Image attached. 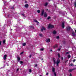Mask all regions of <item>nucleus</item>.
I'll return each mask as SVG.
<instances>
[{
	"mask_svg": "<svg viewBox=\"0 0 76 76\" xmlns=\"http://www.w3.org/2000/svg\"><path fill=\"white\" fill-rule=\"evenodd\" d=\"M68 58H70V55H68Z\"/></svg>",
	"mask_w": 76,
	"mask_h": 76,
	"instance_id": "c85d7f7f",
	"label": "nucleus"
},
{
	"mask_svg": "<svg viewBox=\"0 0 76 76\" xmlns=\"http://www.w3.org/2000/svg\"><path fill=\"white\" fill-rule=\"evenodd\" d=\"M58 51H60V49L59 48L58 49Z\"/></svg>",
	"mask_w": 76,
	"mask_h": 76,
	"instance_id": "e433bc0d",
	"label": "nucleus"
},
{
	"mask_svg": "<svg viewBox=\"0 0 76 76\" xmlns=\"http://www.w3.org/2000/svg\"><path fill=\"white\" fill-rule=\"evenodd\" d=\"M19 68L17 69L16 70V72H18V71H19Z\"/></svg>",
	"mask_w": 76,
	"mask_h": 76,
	"instance_id": "2f4dec72",
	"label": "nucleus"
},
{
	"mask_svg": "<svg viewBox=\"0 0 76 76\" xmlns=\"http://www.w3.org/2000/svg\"><path fill=\"white\" fill-rule=\"evenodd\" d=\"M42 60H43V59H42Z\"/></svg>",
	"mask_w": 76,
	"mask_h": 76,
	"instance_id": "8fccbe9b",
	"label": "nucleus"
},
{
	"mask_svg": "<svg viewBox=\"0 0 76 76\" xmlns=\"http://www.w3.org/2000/svg\"><path fill=\"white\" fill-rule=\"evenodd\" d=\"M48 75V73H46V75L47 76Z\"/></svg>",
	"mask_w": 76,
	"mask_h": 76,
	"instance_id": "a19ab883",
	"label": "nucleus"
},
{
	"mask_svg": "<svg viewBox=\"0 0 76 76\" xmlns=\"http://www.w3.org/2000/svg\"><path fill=\"white\" fill-rule=\"evenodd\" d=\"M70 65H71V66H73V64H71Z\"/></svg>",
	"mask_w": 76,
	"mask_h": 76,
	"instance_id": "79ce46f5",
	"label": "nucleus"
},
{
	"mask_svg": "<svg viewBox=\"0 0 76 76\" xmlns=\"http://www.w3.org/2000/svg\"><path fill=\"white\" fill-rule=\"evenodd\" d=\"M39 36L40 37H42V34H39Z\"/></svg>",
	"mask_w": 76,
	"mask_h": 76,
	"instance_id": "aec40b11",
	"label": "nucleus"
},
{
	"mask_svg": "<svg viewBox=\"0 0 76 76\" xmlns=\"http://www.w3.org/2000/svg\"><path fill=\"white\" fill-rule=\"evenodd\" d=\"M31 72L32 71H31V69H29V72L30 73H31Z\"/></svg>",
	"mask_w": 76,
	"mask_h": 76,
	"instance_id": "c756f323",
	"label": "nucleus"
},
{
	"mask_svg": "<svg viewBox=\"0 0 76 76\" xmlns=\"http://www.w3.org/2000/svg\"><path fill=\"white\" fill-rule=\"evenodd\" d=\"M44 16L45 17V18H46L47 16V14L46 12H45L44 14Z\"/></svg>",
	"mask_w": 76,
	"mask_h": 76,
	"instance_id": "9d476101",
	"label": "nucleus"
},
{
	"mask_svg": "<svg viewBox=\"0 0 76 76\" xmlns=\"http://www.w3.org/2000/svg\"><path fill=\"white\" fill-rule=\"evenodd\" d=\"M46 41L47 42H50V39H46Z\"/></svg>",
	"mask_w": 76,
	"mask_h": 76,
	"instance_id": "20e7f679",
	"label": "nucleus"
},
{
	"mask_svg": "<svg viewBox=\"0 0 76 76\" xmlns=\"http://www.w3.org/2000/svg\"><path fill=\"white\" fill-rule=\"evenodd\" d=\"M54 71H55V68L53 67L52 69V72H54Z\"/></svg>",
	"mask_w": 76,
	"mask_h": 76,
	"instance_id": "dca6fc26",
	"label": "nucleus"
},
{
	"mask_svg": "<svg viewBox=\"0 0 76 76\" xmlns=\"http://www.w3.org/2000/svg\"><path fill=\"white\" fill-rule=\"evenodd\" d=\"M61 59H62V60H63V58L62 57V58H61Z\"/></svg>",
	"mask_w": 76,
	"mask_h": 76,
	"instance_id": "c03bdc74",
	"label": "nucleus"
},
{
	"mask_svg": "<svg viewBox=\"0 0 76 76\" xmlns=\"http://www.w3.org/2000/svg\"><path fill=\"white\" fill-rule=\"evenodd\" d=\"M41 30L42 31H43L44 30H45V28H44V27H42V28H41Z\"/></svg>",
	"mask_w": 76,
	"mask_h": 76,
	"instance_id": "6e6552de",
	"label": "nucleus"
},
{
	"mask_svg": "<svg viewBox=\"0 0 76 76\" xmlns=\"http://www.w3.org/2000/svg\"><path fill=\"white\" fill-rule=\"evenodd\" d=\"M20 57H17V60L18 61H19V60H20Z\"/></svg>",
	"mask_w": 76,
	"mask_h": 76,
	"instance_id": "f3484780",
	"label": "nucleus"
},
{
	"mask_svg": "<svg viewBox=\"0 0 76 76\" xmlns=\"http://www.w3.org/2000/svg\"><path fill=\"white\" fill-rule=\"evenodd\" d=\"M70 29H71V27L69 26L67 27L66 28V29L68 31H70Z\"/></svg>",
	"mask_w": 76,
	"mask_h": 76,
	"instance_id": "7ed1b4c3",
	"label": "nucleus"
},
{
	"mask_svg": "<svg viewBox=\"0 0 76 76\" xmlns=\"http://www.w3.org/2000/svg\"><path fill=\"white\" fill-rule=\"evenodd\" d=\"M69 61V60H67L66 61V62H67V61Z\"/></svg>",
	"mask_w": 76,
	"mask_h": 76,
	"instance_id": "de8ad7c7",
	"label": "nucleus"
},
{
	"mask_svg": "<svg viewBox=\"0 0 76 76\" xmlns=\"http://www.w3.org/2000/svg\"><path fill=\"white\" fill-rule=\"evenodd\" d=\"M69 52H66V54H69Z\"/></svg>",
	"mask_w": 76,
	"mask_h": 76,
	"instance_id": "49530a36",
	"label": "nucleus"
},
{
	"mask_svg": "<svg viewBox=\"0 0 76 76\" xmlns=\"http://www.w3.org/2000/svg\"><path fill=\"white\" fill-rule=\"evenodd\" d=\"M75 61H76V60L75 59H74L73 60V62L74 63V62H75Z\"/></svg>",
	"mask_w": 76,
	"mask_h": 76,
	"instance_id": "c9c22d12",
	"label": "nucleus"
},
{
	"mask_svg": "<svg viewBox=\"0 0 76 76\" xmlns=\"http://www.w3.org/2000/svg\"><path fill=\"white\" fill-rule=\"evenodd\" d=\"M23 46H25V45H26V43H23Z\"/></svg>",
	"mask_w": 76,
	"mask_h": 76,
	"instance_id": "a211bd4d",
	"label": "nucleus"
},
{
	"mask_svg": "<svg viewBox=\"0 0 76 76\" xmlns=\"http://www.w3.org/2000/svg\"><path fill=\"white\" fill-rule=\"evenodd\" d=\"M40 76H41V75H40Z\"/></svg>",
	"mask_w": 76,
	"mask_h": 76,
	"instance_id": "864d4df0",
	"label": "nucleus"
},
{
	"mask_svg": "<svg viewBox=\"0 0 76 76\" xmlns=\"http://www.w3.org/2000/svg\"><path fill=\"white\" fill-rule=\"evenodd\" d=\"M31 57H32V55H30L29 56L30 58H31Z\"/></svg>",
	"mask_w": 76,
	"mask_h": 76,
	"instance_id": "4c0bfd02",
	"label": "nucleus"
},
{
	"mask_svg": "<svg viewBox=\"0 0 76 76\" xmlns=\"http://www.w3.org/2000/svg\"><path fill=\"white\" fill-rule=\"evenodd\" d=\"M53 34H56V31H53Z\"/></svg>",
	"mask_w": 76,
	"mask_h": 76,
	"instance_id": "4468645a",
	"label": "nucleus"
},
{
	"mask_svg": "<svg viewBox=\"0 0 76 76\" xmlns=\"http://www.w3.org/2000/svg\"><path fill=\"white\" fill-rule=\"evenodd\" d=\"M75 7H76V2H75Z\"/></svg>",
	"mask_w": 76,
	"mask_h": 76,
	"instance_id": "a878e982",
	"label": "nucleus"
},
{
	"mask_svg": "<svg viewBox=\"0 0 76 76\" xmlns=\"http://www.w3.org/2000/svg\"><path fill=\"white\" fill-rule=\"evenodd\" d=\"M44 50V48H41L40 49V51H43Z\"/></svg>",
	"mask_w": 76,
	"mask_h": 76,
	"instance_id": "412c9836",
	"label": "nucleus"
},
{
	"mask_svg": "<svg viewBox=\"0 0 76 76\" xmlns=\"http://www.w3.org/2000/svg\"><path fill=\"white\" fill-rule=\"evenodd\" d=\"M54 75L55 76H57V75H56V72L54 73Z\"/></svg>",
	"mask_w": 76,
	"mask_h": 76,
	"instance_id": "cd10ccee",
	"label": "nucleus"
},
{
	"mask_svg": "<svg viewBox=\"0 0 76 76\" xmlns=\"http://www.w3.org/2000/svg\"><path fill=\"white\" fill-rule=\"evenodd\" d=\"M50 17H48V19H50Z\"/></svg>",
	"mask_w": 76,
	"mask_h": 76,
	"instance_id": "f704fd0d",
	"label": "nucleus"
},
{
	"mask_svg": "<svg viewBox=\"0 0 76 76\" xmlns=\"http://www.w3.org/2000/svg\"><path fill=\"white\" fill-rule=\"evenodd\" d=\"M44 10H42V12H41V16H43V15H44Z\"/></svg>",
	"mask_w": 76,
	"mask_h": 76,
	"instance_id": "39448f33",
	"label": "nucleus"
},
{
	"mask_svg": "<svg viewBox=\"0 0 76 76\" xmlns=\"http://www.w3.org/2000/svg\"><path fill=\"white\" fill-rule=\"evenodd\" d=\"M1 41H0V45H1Z\"/></svg>",
	"mask_w": 76,
	"mask_h": 76,
	"instance_id": "ea45409f",
	"label": "nucleus"
},
{
	"mask_svg": "<svg viewBox=\"0 0 76 76\" xmlns=\"http://www.w3.org/2000/svg\"><path fill=\"white\" fill-rule=\"evenodd\" d=\"M72 34L73 36H75L76 35V34H75V33L74 31L72 33Z\"/></svg>",
	"mask_w": 76,
	"mask_h": 76,
	"instance_id": "ddd939ff",
	"label": "nucleus"
},
{
	"mask_svg": "<svg viewBox=\"0 0 76 76\" xmlns=\"http://www.w3.org/2000/svg\"><path fill=\"white\" fill-rule=\"evenodd\" d=\"M54 26L53 25H52L50 24L48 26V28H54Z\"/></svg>",
	"mask_w": 76,
	"mask_h": 76,
	"instance_id": "f257e3e1",
	"label": "nucleus"
},
{
	"mask_svg": "<svg viewBox=\"0 0 76 76\" xmlns=\"http://www.w3.org/2000/svg\"><path fill=\"white\" fill-rule=\"evenodd\" d=\"M37 12L38 13H40V10H38L37 11Z\"/></svg>",
	"mask_w": 76,
	"mask_h": 76,
	"instance_id": "5701e85b",
	"label": "nucleus"
},
{
	"mask_svg": "<svg viewBox=\"0 0 76 76\" xmlns=\"http://www.w3.org/2000/svg\"><path fill=\"white\" fill-rule=\"evenodd\" d=\"M35 22H38V23H39V22H38V21L37 20H34Z\"/></svg>",
	"mask_w": 76,
	"mask_h": 76,
	"instance_id": "bb28decb",
	"label": "nucleus"
},
{
	"mask_svg": "<svg viewBox=\"0 0 76 76\" xmlns=\"http://www.w3.org/2000/svg\"><path fill=\"white\" fill-rule=\"evenodd\" d=\"M23 52H21V53H20V55H21V54H23Z\"/></svg>",
	"mask_w": 76,
	"mask_h": 76,
	"instance_id": "72a5a7b5",
	"label": "nucleus"
},
{
	"mask_svg": "<svg viewBox=\"0 0 76 76\" xmlns=\"http://www.w3.org/2000/svg\"><path fill=\"white\" fill-rule=\"evenodd\" d=\"M59 63H60V59H58L56 61V66H58Z\"/></svg>",
	"mask_w": 76,
	"mask_h": 76,
	"instance_id": "f03ea898",
	"label": "nucleus"
},
{
	"mask_svg": "<svg viewBox=\"0 0 76 76\" xmlns=\"http://www.w3.org/2000/svg\"><path fill=\"white\" fill-rule=\"evenodd\" d=\"M5 42L6 41H5V40H4L3 41V44H4Z\"/></svg>",
	"mask_w": 76,
	"mask_h": 76,
	"instance_id": "393cba45",
	"label": "nucleus"
},
{
	"mask_svg": "<svg viewBox=\"0 0 76 76\" xmlns=\"http://www.w3.org/2000/svg\"><path fill=\"white\" fill-rule=\"evenodd\" d=\"M37 64H36V65H35V66H36V67H37Z\"/></svg>",
	"mask_w": 76,
	"mask_h": 76,
	"instance_id": "a18cd8bd",
	"label": "nucleus"
},
{
	"mask_svg": "<svg viewBox=\"0 0 76 76\" xmlns=\"http://www.w3.org/2000/svg\"><path fill=\"white\" fill-rule=\"evenodd\" d=\"M56 38L57 39H58V38H59V36H58L56 37Z\"/></svg>",
	"mask_w": 76,
	"mask_h": 76,
	"instance_id": "7c9ffc66",
	"label": "nucleus"
},
{
	"mask_svg": "<svg viewBox=\"0 0 76 76\" xmlns=\"http://www.w3.org/2000/svg\"><path fill=\"white\" fill-rule=\"evenodd\" d=\"M22 16H23V17H25V14H22Z\"/></svg>",
	"mask_w": 76,
	"mask_h": 76,
	"instance_id": "b1692460",
	"label": "nucleus"
},
{
	"mask_svg": "<svg viewBox=\"0 0 76 76\" xmlns=\"http://www.w3.org/2000/svg\"><path fill=\"white\" fill-rule=\"evenodd\" d=\"M7 66H9V65H7Z\"/></svg>",
	"mask_w": 76,
	"mask_h": 76,
	"instance_id": "603ef678",
	"label": "nucleus"
},
{
	"mask_svg": "<svg viewBox=\"0 0 76 76\" xmlns=\"http://www.w3.org/2000/svg\"><path fill=\"white\" fill-rule=\"evenodd\" d=\"M61 26L63 28H64V23H62Z\"/></svg>",
	"mask_w": 76,
	"mask_h": 76,
	"instance_id": "0eeeda50",
	"label": "nucleus"
},
{
	"mask_svg": "<svg viewBox=\"0 0 76 76\" xmlns=\"http://www.w3.org/2000/svg\"><path fill=\"white\" fill-rule=\"evenodd\" d=\"M63 0V1H64V0Z\"/></svg>",
	"mask_w": 76,
	"mask_h": 76,
	"instance_id": "3c124183",
	"label": "nucleus"
},
{
	"mask_svg": "<svg viewBox=\"0 0 76 76\" xmlns=\"http://www.w3.org/2000/svg\"><path fill=\"white\" fill-rule=\"evenodd\" d=\"M47 5H48V3H46L45 4V6H47Z\"/></svg>",
	"mask_w": 76,
	"mask_h": 76,
	"instance_id": "6ab92c4d",
	"label": "nucleus"
},
{
	"mask_svg": "<svg viewBox=\"0 0 76 76\" xmlns=\"http://www.w3.org/2000/svg\"><path fill=\"white\" fill-rule=\"evenodd\" d=\"M53 61L54 62V64H55L56 63V60L54 58H53Z\"/></svg>",
	"mask_w": 76,
	"mask_h": 76,
	"instance_id": "2eb2a0df",
	"label": "nucleus"
},
{
	"mask_svg": "<svg viewBox=\"0 0 76 76\" xmlns=\"http://www.w3.org/2000/svg\"><path fill=\"white\" fill-rule=\"evenodd\" d=\"M7 57V55H5L3 57L4 60H5L6 59Z\"/></svg>",
	"mask_w": 76,
	"mask_h": 76,
	"instance_id": "1a4fd4ad",
	"label": "nucleus"
},
{
	"mask_svg": "<svg viewBox=\"0 0 76 76\" xmlns=\"http://www.w3.org/2000/svg\"><path fill=\"white\" fill-rule=\"evenodd\" d=\"M75 69H76V68H74L73 69H69V72H72L73 70H75Z\"/></svg>",
	"mask_w": 76,
	"mask_h": 76,
	"instance_id": "423d86ee",
	"label": "nucleus"
},
{
	"mask_svg": "<svg viewBox=\"0 0 76 76\" xmlns=\"http://www.w3.org/2000/svg\"><path fill=\"white\" fill-rule=\"evenodd\" d=\"M57 44H56L53 46V48H57Z\"/></svg>",
	"mask_w": 76,
	"mask_h": 76,
	"instance_id": "f8f14e48",
	"label": "nucleus"
},
{
	"mask_svg": "<svg viewBox=\"0 0 76 76\" xmlns=\"http://www.w3.org/2000/svg\"><path fill=\"white\" fill-rule=\"evenodd\" d=\"M20 64H22L23 63V62L22 61H20Z\"/></svg>",
	"mask_w": 76,
	"mask_h": 76,
	"instance_id": "473e14b6",
	"label": "nucleus"
},
{
	"mask_svg": "<svg viewBox=\"0 0 76 76\" xmlns=\"http://www.w3.org/2000/svg\"><path fill=\"white\" fill-rule=\"evenodd\" d=\"M58 57L60 58V55L59 53H58Z\"/></svg>",
	"mask_w": 76,
	"mask_h": 76,
	"instance_id": "4be33fe9",
	"label": "nucleus"
},
{
	"mask_svg": "<svg viewBox=\"0 0 76 76\" xmlns=\"http://www.w3.org/2000/svg\"><path fill=\"white\" fill-rule=\"evenodd\" d=\"M72 74H70L69 75V76H72Z\"/></svg>",
	"mask_w": 76,
	"mask_h": 76,
	"instance_id": "37998d69",
	"label": "nucleus"
},
{
	"mask_svg": "<svg viewBox=\"0 0 76 76\" xmlns=\"http://www.w3.org/2000/svg\"><path fill=\"white\" fill-rule=\"evenodd\" d=\"M28 6H29V5H28V4H26L25 5V7L26 8H28Z\"/></svg>",
	"mask_w": 76,
	"mask_h": 76,
	"instance_id": "9b49d317",
	"label": "nucleus"
},
{
	"mask_svg": "<svg viewBox=\"0 0 76 76\" xmlns=\"http://www.w3.org/2000/svg\"><path fill=\"white\" fill-rule=\"evenodd\" d=\"M74 30L75 33H76V29H74Z\"/></svg>",
	"mask_w": 76,
	"mask_h": 76,
	"instance_id": "58836bf2",
	"label": "nucleus"
},
{
	"mask_svg": "<svg viewBox=\"0 0 76 76\" xmlns=\"http://www.w3.org/2000/svg\"><path fill=\"white\" fill-rule=\"evenodd\" d=\"M50 51H52V50H50Z\"/></svg>",
	"mask_w": 76,
	"mask_h": 76,
	"instance_id": "09e8293b",
	"label": "nucleus"
}]
</instances>
